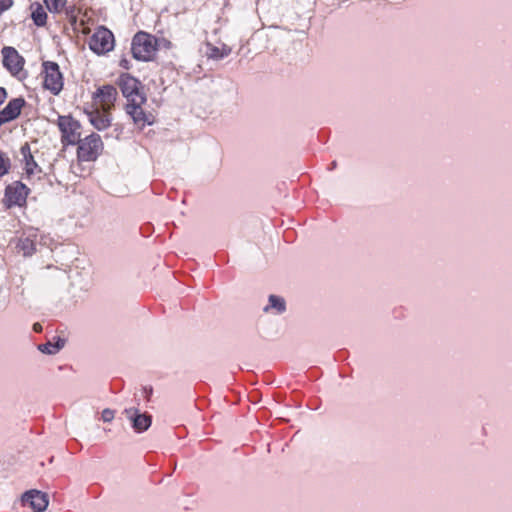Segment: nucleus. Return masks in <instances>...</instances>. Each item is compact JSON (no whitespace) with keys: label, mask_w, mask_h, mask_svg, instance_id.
Masks as SVG:
<instances>
[{"label":"nucleus","mask_w":512,"mask_h":512,"mask_svg":"<svg viewBox=\"0 0 512 512\" xmlns=\"http://www.w3.org/2000/svg\"><path fill=\"white\" fill-rule=\"evenodd\" d=\"M158 39L144 31L137 32L131 44L133 57L141 61H151L158 50Z\"/></svg>","instance_id":"f257e3e1"},{"label":"nucleus","mask_w":512,"mask_h":512,"mask_svg":"<svg viewBox=\"0 0 512 512\" xmlns=\"http://www.w3.org/2000/svg\"><path fill=\"white\" fill-rule=\"evenodd\" d=\"M147 102L146 95H136L126 104V113L131 117L135 126L143 129L146 126L154 124L156 117L154 113L145 108Z\"/></svg>","instance_id":"f03ea898"},{"label":"nucleus","mask_w":512,"mask_h":512,"mask_svg":"<svg viewBox=\"0 0 512 512\" xmlns=\"http://www.w3.org/2000/svg\"><path fill=\"white\" fill-rule=\"evenodd\" d=\"M43 88L57 96L64 87V76L59 65L54 61H44L41 69Z\"/></svg>","instance_id":"7ed1b4c3"},{"label":"nucleus","mask_w":512,"mask_h":512,"mask_svg":"<svg viewBox=\"0 0 512 512\" xmlns=\"http://www.w3.org/2000/svg\"><path fill=\"white\" fill-rule=\"evenodd\" d=\"M77 159L82 162H93L102 154L104 144L101 137L96 133H91L76 143Z\"/></svg>","instance_id":"20e7f679"},{"label":"nucleus","mask_w":512,"mask_h":512,"mask_svg":"<svg viewBox=\"0 0 512 512\" xmlns=\"http://www.w3.org/2000/svg\"><path fill=\"white\" fill-rule=\"evenodd\" d=\"M20 154L22 156L20 160L22 165V178L31 184L40 181L44 176V172L36 162L28 143L21 146Z\"/></svg>","instance_id":"39448f33"},{"label":"nucleus","mask_w":512,"mask_h":512,"mask_svg":"<svg viewBox=\"0 0 512 512\" xmlns=\"http://www.w3.org/2000/svg\"><path fill=\"white\" fill-rule=\"evenodd\" d=\"M89 48L97 55H104L113 50L115 39L113 33L104 26L95 29L88 41Z\"/></svg>","instance_id":"423d86ee"},{"label":"nucleus","mask_w":512,"mask_h":512,"mask_svg":"<svg viewBox=\"0 0 512 512\" xmlns=\"http://www.w3.org/2000/svg\"><path fill=\"white\" fill-rule=\"evenodd\" d=\"M57 125L61 132V142L63 145H76L81 137V124L70 115L59 116Z\"/></svg>","instance_id":"0eeeda50"},{"label":"nucleus","mask_w":512,"mask_h":512,"mask_svg":"<svg viewBox=\"0 0 512 512\" xmlns=\"http://www.w3.org/2000/svg\"><path fill=\"white\" fill-rule=\"evenodd\" d=\"M30 189L21 181H14L7 185L4 191L3 204L6 208L26 205Z\"/></svg>","instance_id":"6e6552de"},{"label":"nucleus","mask_w":512,"mask_h":512,"mask_svg":"<svg viewBox=\"0 0 512 512\" xmlns=\"http://www.w3.org/2000/svg\"><path fill=\"white\" fill-rule=\"evenodd\" d=\"M2 64L12 76L19 77L24 71L25 59L12 46H4L1 49Z\"/></svg>","instance_id":"1a4fd4ad"},{"label":"nucleus","mask_w":512,"mask_h":512,"mask_svg":"<svg viewBox=\"0 0 512 512\" xmlns=\"http://www.w3.org/2000/svg\"><path fill=\"white\" fill-rule=\"evenodd\" d=\"M117 96V89L113 85H103L93 93L90 106L112 110Z\"/></svg>","instance_id":"9d476101"},{"label":"nucleus","mask_w":512,"mask_h":512,"mask_svg":"<svg viewBox=\"0 0 512 512\" xmlns=\"http://www.w3.org/2000/svg\"><path fill=\"white\" fill-rule=\"evenodd\" d=\"M111 110H105L98 107L90 106L85 108L90 123L99 131L105 130L111 125Z\"/></svg>","instance_id":"9b49d317"},{"label":"nucleus","mask_w":512,"mask_h":512,"mask_svg":"<svg viewBox=\"0 0 512 512\" xmlns=\"http://www.w3.org/2000/svg\"><path fill=\"white\" fill-rule=\"evenodd\" d=\"M118 85L123 96L127 99V103H129L131 99L136 98V95H145L141 90V83L129 74H122L119 77Z\"/></svg>","instance_id":"f8f14e48"},{"label":"nucleus","mask_w":512,"mask_h":512,"mask_svg":"<svg viewBox=\"0 0 512 512\" xmlns=\"http://www.w3.org/2000/svg\"><path fill=\"white\" fill-rule=\"evenodd\" d=\"M25 104L26 102L22 97L11 99L0 111V127L17 119Z\"/></svg>","instance_id":"ddd939ff"},{"label":"nucleus","mask_w":512,"mask_h":512,"mask_svg":"<svg viewBox=\"0 0 512 512\" xmlns=\"http://www.w3.org/2000/svg\"><path fill=\"white\" fill-rule=\"evenodd\" d=\"M24 505H29L33 512H43L48 506V496L39 490H30L22 497Z\"/></svg>","instance_id":"4468645a"},{"label":"nucleus","mask_w":512,"mask_h":512,"mask_svg":"<svg viewBox=\"0 0 512 512\" xmlns=\"http://www.w3.org/2000/svg\"><path fill=\"white\" fill-rule=\"evenodd\" d=\"M126 413L132 420V426L137 432L147 430L151 425V417L147 414H138L135 410H126Z\"/></svg>","instance_id":"2eb2a0df"},{"label":"nucleus","mask_w":512,"mask_h":512,"mask_svg":"<svg viewBox=\"0 0 512 512\" xmlns=\"http://www.w3.org/2000/svg\"><path fill=\"white\" fill-rule=\"evenodd\" d=\"M31 19L38 27H43L47 24L48 15L45 8L39 3L34 2L30 5Z\"/></svg>","instance_id":"dca6fc26"},{"label":"nucleus","mask_w":512,"mask_h":512,"mask_svg":"<svg viewBox=\"0 0 512 512\" xmlns=\"http://www.w3.org/2000/svg\"><path fill=\"white\" fill-rule=\"evenodd\" d=\"M66 18L73 29H79L78 27V20L80 15L83 13L82 8L77 7L75 5L69 6L64 8V11Z\"/></svg>","instance_id":"f3484780"},{"label":"nucleus","mask_w":512,"mask_h":512,"mask_svg":"<svg viewBox=\"0 0 512 512\" xmlns=\"http://www.w3.org/2000/svg\"><path fill=\"white\" fill-rule=\"evenodd\" d=\"M270 308L276 309L277 313H283L286 309L285 300L276 295H270L269 305L264 308V311H268Z\"/></svg>","instance_id":"a211bd4d"},{"label":"nucleus","mask_w":512,"mask_h":512,"mask_svg":"<svg viewBox=\"0 0 512 512\" xmlns=\"http://www.w3.org/2000/svg\"><path fill=\"white\" fill-rule=\"evenodd\" d=\"M46 8L53 14H59L64 11L67 0H44Z\"/></svg>","instance_id":"6ab92c4d"},{"label":"nucleus","mask_w":512,"mask_h":512,"mask_svg":"<svg viewBox=\"0 0 512 512\" xmlns=\"http://www.w3.org/2000/svg\"><path fill=\"white\" fill-rule=\"evenodd\" d=\"M92 21V18L88 16L87 11H83L78 20L79 29H73L76 32H80L84 35L90 33L89 23Z\"/></svg>","instance_id":"aec40b11"},{"label":"nucleus","mask_w":512,"mask_h":512,"mask_svg":"<svg viewBox=\"0 0 512 512\" xmlns=\"http://www.w3.org/2000/svg\"><path fill=\"white\" fill-rule=\"evenodd\" d=\"M11 169V160L8 155L0 151V177L5 176Z\"/></svg>","instance_id":"412c9836"},{"label":"nucleus","mask_w":512,"mask_h":512,"mask_svg":"<svg viewBox=\"0 0 512 512\" xmlns=\"http://www.w3.org/2000/svg\"><path fill=\"white\" fill-rule=\"evenodd\" d=\"M65 345V340H61L60 345H54L51 342L42 344L39 346L40 351L47 354H55L57 353L61 348H63Z\"/></svg>","instance_id":"4be33fe9"},{"label":"nucleus","mask_w":512,"mask_h":512,"mask_svg":"<svg viewBox=\"0 0 512 512\" xmlns=\"http://www.w3.org/2000/svg\"><path fill=\"white\" fill-rule=\"evenodd\" d=\"M230 50L220 49L218 47H212L209 52L210 58L222 59L229 54Z\"/></svg>","instance_id":"5701e85b"},{"label":"nucleus","mask_w":512,"mask_h":512,"mask_svg":"<svg viewBox=\"0 0 512 512\" xmlns=\"http://www.w3.org/2000/svg\"><path fill=\"white\" fill-rule=\"evenodd\" d=\"M13 5V0H0V16Z\"/></svg>","instance_id":"b1692460"},{"label":"nucleus","mask_w":512,"mask_h":512,"mask_svg":"<svg viewBox=\"0 0 512 512\" xmlns=\"http://www.w3.org/2000/svg\"><path fill=\"white\" fill-rule=\"evenodd\" d=\"M102 418L105 422H109L114 418V412L110 409H105L102 412Z\"/></svg>","instance_id":"393cba45"},{"label":"nucleus","mask_w":512,"mask_h":512,"mask_svg":"<svg viewBox=\"0 0 512 512\" xmlns=\"http://www.w3.org/2000/svg\"><path fill=\"white\" fill-rule=\"evenodd\" d=\"M7 98V91L5 88L0 87V105L4 103Z\"/></svg>","instance_id":"a878e982"},{"label":"nucleus","mask_w":512,"mask_h":512,"mask_svg":"<svg viewBox=\"0 0 512 512\" xmlns=\"http://www.w3.org/2000/svg\"><path fill=\"white\" fill-rule=\"evenodd\" d=\"M33 330L36 332V333H40L42 331V325L40 323H35L33 325Z\"/></svg>","instance_id":"bb28decb"},{"label":"nucleus","mask_w":512,"mask_h":512,"mask_svg":"<svg viewBox=\"0 0 512 512\" xmlns=\"http://www.w3.org/2000/svg\"><path fill=\"white\" fill-rule=\"evenodd\" d=\"M61 340H62V339H60V338H59V339H58V341H57L56 343H53V344H54V345H60V344H61Z\"/></svg>","instance_id":"cd10ccee"}]
</instances>
